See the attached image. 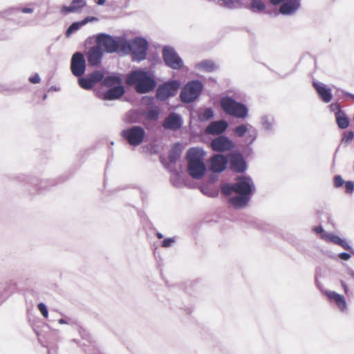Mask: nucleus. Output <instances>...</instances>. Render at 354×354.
<instances>
[{
    "instance_id": "26",
    "label": "nucleus",
    "mask_w": 354,
    "mask_h": 354,
    "mask_svg": "<svg viewBox=\"0 0 354 354\" xmlns=\"http://www.w3.org/2000/svg\"><path fill=\"white\" fill-rule=\"evenodd\" d=\"M79 85L84 89H91L95 85L90 77L87 78L80 77L78 80Z\"/></svg>"
},
{
    "instance_id": "38",
    "label": "nucleus",
    "mask_w": 354,
    "mask_h": 354,
    "mask_svg": "<svg viewBox=\"0 0 354 354\" xmlns=\"http://www.w3.org/2000/svg\"><path fill=\"white\" fill-rule=\"evenodd\" d=\"M38 309L41 312V315L47 318L48 316V313L46 306L40 303L38 304Z\"/></svg>"
},
{
    "instance_id": "23",
    "label": "nucleus",
    "mask_w": 354,
    "mask_h": 354,
    "mask_svg": "<svg viewBox=\"0 0 354 354\" xmlns=\"http://www.w3.org/2000/svg\"><path fill=\"white\" fill-rule=\"evenodd\" d=\"M297 8V2L295 1H288L282 4L279 8V12L283 15L292 13Z\"/></svg>"
},
{
    "instance_id": "43",
    "label": "nucleus",
    "mask_w": 354,
    "mask_h": 354,
    "mask_svg": "<svg viewBox=\"0 0 354 354\" xmlns=\"http://www.w3.org/2000/svg\"><path fill=\"white\" fill-rule=\"evenodd\" d=\"M29 81L32 84H37L40 82V77L39 75L36 73L29 77Z\"/></svg>"
},
{
    "instance_id": "21",
    "label": "nucleus",
    "mask_w": 354,
    "mask_h": 354,
    "mask_svg": "<svg viewBox=\"0 0 354 354\" xmlns=\"http://www.w3.org/2000/svg\"><path fill=\"white\" fill-rule=\"evenodd\" d=\"M250 201L248 196L239 195L229 199L230 203L236 208L245 207Z\"/></svg>"
},
{
    "instance_id": "24",
    "label": "nucleus",
    "mask_w": 354,
    "mask_h": 354,
    "mask_svg": "<svg viewBox=\"0 0 354 354\" xmlns=\"http://www.w3.org/2000/svg\"><path fill=\"white\" fill-rule=\"evenodd\" d=\"M335 119L337 126L340 129H346L349 125V119L344 112L335 113Z\"/></svg>"
},
{
    "instance_id": "25",
    "label": "nucleus",
    "mask_w": 354,
    "mask_h": 354,
    "mask_svg": "<svg viewBox=\"0 0 354 354\" xmlns=\"http://www.w3.org/2000/svg\"><path fill=\"white\" fill-rule=\"evenodd\" d=\"M102 83L107 87H111L121 83V80L117 76H108L103 79Z\"/></svg>"
},
{
    "instance_id": "55",
    "label": "nucleus",
    "mask_w": 354,
    "mask_h": 354,
    "mask_svg": "<svg viewBox=\"0 0 354 354\" xmlns=\"http://www.w3.org/2000/svg\"><path fill=\"white\" fill-rule=\"evenodd\" d=\"M16 10L15 8L10 9L11 11H13V10Z\"/></svg>"
},
{
    "instance_id": "51",
    "label": "nucleus",
    "mask_w": 354,
    "mask_h": 354,
    "mask_svg": "<svg viewBox=\"0 0 354 354\" xmlns=\"http://www.w3.org/2000/svg\"><path fill=\"white\" fill-rule=\"evenodd\" d=\"M105 1H106L105 0H98V1H97V3L98 5H103V4H104Z\"/></svg>"
},
{
    "instance_id": "32",
    "label": "nucleus",
    "mask_w": 354,
    "mask_h": 354,
    "mask_svg": "<svg viewBox=\"0 0 354 354\" xmlns=\"http://www.w3.org/2000/svg\"><path fill=\"white\" fill-rule=\"evenodd\" d=\"M82 26L81 24V21L80 22H74L66 30V35H69L71 33L73 32L74 31L80 29Z\"/></svg>"
},
{
    "instance_id": "11",
    "label": "nucleus",
    "mask_w": 354,
    "mask_h": 354,
    "mask_svg": "<svg viewBox=\"0 0 354 354\" xmlns=\"http://www.w3.org/2000/svg\"><path fill=\"white\" fill-rule=\"evenodd\" d=\"M234 147L233 142L227 137L220 136L211 142V147L213 151L225 152L230 151Z\"/></svg>"
},
{
    "instance_id": "54",
    "label": "nucleus",
    "mask_w": 354,
    "mask_h": 354,
    "mask_svg": "<svg viewBox=\"0 0 354 354\" xmlns=\"http://www.w3.org/2000/svg\"><path fill=\"white\" fill-rule=\"evenodd\" d=\"M59 322L60 324H65V323H66V322H65L64 319H59Z\"/></svg>"
},
{
    "instance_id": "39",
    "label": "nucleus",
    "mask_w": 354,
    "mask_h": 354,
    "mask_svg": "<svg viewBox=\"0 0 354 354\" xmlns=\"http://www.w3.org/2000/svg\"><path fill=\"white\" fill-rule=\"evenodd\" d=\"M158 113L155 110H151L148 111L147 114V118L150 120H156L158 119Z\"/></svg>"
},
{
    "instance_id": "3",
    "label": "nucleus",
    "mask_w": 354,
    "mask_h": 354,
    "mask_svg": "<svg viewBox=\"0 0 354 354\" xmlns=\"http://www.w3.org/2000/svg\"><path fill=\"white\" fill-rule=\"evenodd\" d=\"M148 48L147 41L142 38H136L131 41H124L123 50L130 51L133 59L141 61L146 58Z\"/></svg>"
},
{
    "instance_id": "13",
    "label": "nucleus",
    "mask_w": 354,
    "mask_h": 354,
    "mask_svg": "<svg viewBox=\"0 0 354 354\" xmlns=\"http://www.w3.org/2000/svg\"><path fill=\"white\" fill-rule=\"evenodd\" d=\"M227 165V160L225 156L221 154H216L210 158V170L214 173L223 171Z\"/></svg>"
},
{
    "instance_id": "50",
    "label": "nucleus",
    "mask_w": 354,
    "mask_h": 354,
    "mask_svg": "<svg viewBox=\"0 0 354 354\" xmlns=\"http://www.w3.org/2000/svg\"><path fill=\"white\" fill-rule=\"evenodd\" d=\"M341 283H342V287H343V288L344 290V292H347L348 288H347L346 284L344 281H341Z\"/></svg>"
},
{
    "instance_id": "4",
    "label": "nucleus",
    "mask_w": 354,
    "mask_h": 354,
    "mask_svg": "<svg viewBox=\"0 0 354 354\" xmlns=\"http://www.w3.org/2000/svg\"><path fill=\"white\" fill-rule=\"evenodd\" d=\"M221 106L225 113L235 118L244 119L248 115L247 107L230 97H223Z\"/></svg>"
},
{
    "instance_id": "2",
    "label": "nucleus",
    "mask_w": 354,
    "mask_h": 354,
    "mask_svg": "<svg viewBox=\"0 0 354 354\" xmlns=\"http://www.w3.org/2000/svg\"><path fill=\"white\" fill-rule=\"evenodd\" d=\"M128 85H135L138 93H146L156 87V82L147 73L142 71H134L129 73L126 79Z\"/></svg>"
},
{
    "instance_id": "18",
    "label": "nucleus",
    "mask_w": 354,
    "mask_h": 354,
    "mask_svg": "<svg viewBox=\"0 0 354 354\" xmlns=\"http://www.w3.org/2000/svg\"><path fill=\"white\" fill-rule=\"evenodd\" d=\"M228 127L225 120L212 122L206 128V132L212 135H217L224 132Z\"/></svg>"
},
{
    "instance_id": "45",
    "label": "nucleus",
    "mask_w": 354,
    "mask_h": 354,
    "mask_svg": "<svg viewBox=\"0 0 354 354\" xmlns=\"http://www.w3.org/2000/svg\"><path fill=\"white\" fill-rule=\"evenodd\" d=\"M339 257L343 260H348L351 257V256L348 253L342 252L339 254Z\"/></svg>"
},
{
    "instance_id": "35",
    "label": "nucleus",
    "mask_w": 354,
    "mask_h": 354,
    "mask_svg": "<svg viewBox=\"0 0 354 354\" xmlns=\"http://www.w3.org/2000/svg\"><path fill=\"white\" fill-rule=\"evenodd\" d=\"M354 133L353 131L346 132L342 138V142L348 144L353 139Z\"/></svg>"
},
{
    "instance_id": "15",
    "label": "nucleus",
    "mask_w": 354,
    "mask_h": 354,
    "mask_svg": "<svg viewBox=\"0 0 354 354\" xmlns=\"http://www.w3.org/2000/svg\"><path fill=\"white\" fill-rule=\"evenodd\" d=\"M103 56V52L97 45L91 47L86 53L88 64L97 66L100 64Z\"/></svg>"
},
{
    "instance_id": "14",
    "label": "nucleus",
    "mask_w": 354,
    "mask_h": 354,
    "mask_svg": "<svg viewBox=\"0 0 354 354\" xmlns=\"http://www.w3.org/2000/svg\"><path fill=\"white\" fill-rule=\"evenodd\" d=\"M230 169L237 173H242L246 169L245 162L240 153H232L230 156Z\"/></svg>"
},
{
    "instance_id": "44",
    "label": "nucleus",
    "mask_w": 354,
    "mask_h": 354,
    "mask_svg": "<svg viewBox=\"0 0 354 354\" xmlns=\"http://www.w3.org/2000/svg\"><path fill=\"white\" fill-rule=\"evenodd\" d=\"M96 20H97V18L95 17H87L85 19H84L82 21H81V24H82V26H84L86 24H87L88 22L94 21Z\"/></svg>"
},
{
    "instance_id": "10",
    "label": "nucleus",
    "mask_w": 354,
    "mask_h": 354,
    "mask_svg": "<svg viewBox=\"0 0 354 354\" xmlns=\"http://www.w3.org/2000/svg\"><path fill=\"white\" fill-rule=\"evenodd\" d=\"M86 63L82 53L77 52L73 54L71 59V70L76 77H80L84 73Z\"/></svg>"
},
{
    "instance_id": "41",
    "label": "nucleus",
    "mask_w": 354,
    "mask_h": 354,
    "mask_svg": "<svg viewBox=\"0 0 354 354\" xmlns=\"http://www.w3.org/2000/svg\"><path fill=\"white\" fill-rule=\"evenodd\" d=\"M330 109L333 111H335V113H339V112H343L342 110H341V106L339 105V103L337 102H335V103H332L330 105Z\"/></svg>"
},
{
    "instance_id": "47",
    "label": "nucleus",
    "mask_w": 354,
    "mask_h": 354,
    "mask_svg": "<svg viewBox=\"0 0 354 354\" xmlns=\"http://www.w3.org/2000/svg\"><path fill=\"white\" fill-rule=\"evenodd\" d=\"M21 12L24 13H32L33 10L30 8H24L21 9Z\"/></svg>"
},
{
    "instance_id": "8",
    "label": "nucleus",
    "mask_w": 354,
    "mask_h": 354,
    "mask_svg": "<svg viewBox=\"0 0 354 354\" xmlns=\"http://www.w3.org/2000/svg\"><path fill=\"white\" fill-rule=\"evenodd\" d=\"M179 87L180 83L176 80L166 82L158 86L156 97L160 100H165L169 97L174 95Z\"/></svg>"
},
{
    "instance_id": "17",
    "label": "nucleus",
    "mask_w": 354,
    "mask_h": 354,
    "mask_svg": "<svg viewBox=\"0 0 354 354\" xmlns=\"http://www.w3.org/2000/svg\"><path fill=\"white\" fill-rule=\"evenodd\" d=\"M313 86L323 102L328 103L332 100L333 95L330 88L316 82L313 83Z\"/></svg>"
},
{
    "instance_id": "52",
    "label": "nucleus",
    "mask_w": 354,
    "mask_h": 354,
    "mask_svg": "<svg viewBox=\"0 0 354 354\" xmlns=\"http://www.w3.org/2000/svg\"><path fill=\"white\" fill-rule=\"evenodd\" d=\"M156 236L158 239H162L163 237L162 234L160 232H157Z\"/></svg>"
},
{
    "instance_id": "36",
    "label": "nucleus",
    "mask_w": 354,
    "mask_h": 354,
    "mask_svg": "<svg viewBox=\"0 0 354 354\" xmlns=\"http://www.w3.org/2000/svg\"><path fill=\"white\" fill-rule=\"evenodd\" d=\"M326 296L329 299L333 300L335 302L340 298L341 295L334 292V291H328L326 292Z\"/></svg>"
},
{
    "instance_id": "48",
    "label": "nucleus",
    "mask_w": 354,
    "mask_h": 354,
    "mask_svg": "<svg viewBox=\"0 0 354 354\" xmlns=\"http://www.w3.org/2000/svg\"><path fill=\"white\" fill-rule=\"evenodd\" d=\"M339 245L342 246L344 249L348 248V245L344 240H343V242L341 243V244H339Z\"/></svg>"
},
{
    "instance_id": "28",
    "label": "nucleus",
    "mask_w": 354,
    "mask_h": 354,
    "mask_svg": "<svg viewBox=\"0 0 354 354\" xmlns=\"http://www.w3.org/2000/svg\"><path fill=\"white\" fill-rule=\"evenodd\" d=\"M322 238L325 240H330L334 243H336L337 245L341 244V243L343 242V239H342L338 236L331 235V234H322Z\"/></svg>"
},
{
    "instance_id": "46",
    "label": "nucleus",
    "mask_w": 354,
    "mask_h": 354,
    "mask_svg": "<svg viewBox=\"0 0 354 354\" xmlns=\"http://www.w3.org/2000/svg\"><path fill=\"white\" fill-rule=\"evenodd\" d=\"M313 231L317 234H323L324 229L322 226H315L313 227Z\"/></svg>"
},
{
    "instance_id": "7",
    "label": "nucleus",
    "mask_w": 354,
    "mask_h": 354,
    "mask_svg": "<svg viewBox=\"0 0 354 354\" xmlns=\"http://www.w3.org/2000/svg\"><path fill=\"white\" fill-rule=\"evenodd\" d=\"M121 136L129 145L138 146L142 142L145 137V131L142 127L134 126L122 131Z\"/></svg>"
},
{
    "instance_id": "40",
    "label": "nucleus",
    "mask_w": 354,
    "mask_h": 354,
    "mask_svg": "<svg viewBox=\"0 0 354 354\" xmlns=\"http://www.w3.org/2000/svg\"><path fill=\"white\" fill-rule=\"evenodd\" d=\"M345 188L347 193H352L354 190V183L353 181L345 182Z\"/></svg>"
},
{
    "instance_id": "22",
    "label": "nucleus",
    "mask_w": 354,
    "mask_h": 354,
    "mask_svg": "<svg viewBox=\"0 0 354 354\" xmlns=\"http://www.w3.org/2000/svg\"><path fill=\"white\" fill-rule=\"evenodd\" d=\"M182 152V146L180 143L174 144L169 153V160L171 163H175L180 156Z\"/></svg>"
},
{
    "instance_id": "33",
    "label": "nucleus",
    "mask_w": 354,
    "mask_h": 354,
    "mask_svg": "<svg viewBox=\"0 0 354 354\" xmlns=\"http://www.w3.org/2000/svg\"><path fill=\"white\" fill-rule=\"evenodd\" d=\"M251 6L253 10L258 11H263L265 9V5L261 0L254 1Z\"/></svg>"
},
{
    "instance_id": "42",
    "label": "nucleus",
    "mask_w": 354,
    "mask_h": 354,
    "mask_svg": "<svg viewBox=\"0 0 354 354\" xmlns=\"http://www.w3.org/2000/svg\"><path fill=\"white\" fill-rule=\"evenodd\" d=\"M174 242V239H171V238H168V239H165L162 243V246L163 248H168V247H170L172 243Z\"/></svg>"
},
{
    "instance_id": "12",
    "label": "nucleus",
    "mask_w": 354,
    "mask_h": 354,
    "mask_svg": "<svg viewBox=\"0 0 354 354\" xmlns=\"http://www.w3.org/2000/svg\"><path fill=\"white\" fill-rule=\"evenodd\" d=\"M252 187L253 185L250 178L245 176L239 177L238 181L235 183V193L250 197L252 193Z\"/></svg>"
},
{
    "instance_id": "20",
    "label": "nucleus",
    "mask_w": 354,
    "mask_h": 354,
    "mask_svg": "<svg viewBox=\"0 0 354 354\" xmlns=\"http://www.w3.org/2000/svg\"><path fill=\"white\" fill-rule=\"evenodd\" d=\"M124 93V88L122 86H115L110 88L104 94L106 100H115L120 97Z\"/></svg>"
},
{
    "instance_id": "49",
    "label": "nucleus",
    "mask_w": 354,
    "mask_h": 354,
    "mask_svg": "<svg viewBox=\"0 0 354 354\" xmlns=\"http://www.w3.org/2000/svg\"><path fill=\"white\" fill-rule=\"evenodd\" d=\"M284 0H270L271 3L274 5H277L283 1Z\"/></svg>"
},
{
    "instance_id": "16",
    "label": "nucleus",
    "mask_w": 354,
    "mask_h": 354,
    "mask_svg": "<svg viewBox=\"0 0 354 354\" xmlns=\"http://www.w3.org/2000/svg\"><path fill=\"white\" fill-rule=\"evenodd\" d=\"M86 6L85 0H73L71 5L63 6L60 8V12L63 15H66L71 12H79Z\"/></svg>"
},
{
    "instance_id": "30",
    "label": "nucleus",
    "mask_w": 354,
    "mask_h": 354,
    "mask_svg": "<svg viewBox=\"0 0 354 354\" xmlns=\"http://www.w3.org/2000/svg\"><path fill=\"white\" fill-rule=\"evenodd\" d=\"M233 192H235V184L232 185L226 184L221 187V192L225 196L231 194Z\"/></svg>"
},
{
    "instance_id": "53",
    "label": "nucleus",
    "mask_w": 354,
    "mask_h": 354,
    "mask_svg": "<svg viewBox=\"0 0 354 354\" xmlns=\"http://www.w3.org/2000/svg\"><path fill=\"white\" fill-rule=\"evenodd\" d=\"M348 96L351 99H352V100H353V102H354V95H353V94H351V93H349V94H348Z\"/></svg>"
},
{
    "instance_id": "29",
    "label": "nucleus",
    "mask_w": 354,
    "mask_h": 354,
    "mask_svg": "<svg viewBox=\"0 0 354 354\" xmlns=\"http://www.w3.org/2000/svg\"><path fill=\"white\" fill-rule=\"evenodd\" d=\"M89 77L93 82V84H95V83L103 80L104 74L102 72L97 71L92 73Z\"/></svg>"
},
{
    "instance_id": "5",
    "label": "nucleus",
    "mask_w": 354,
    "mask_h": 354,
    "mask_svg": "<svg viewBox=\"0 0 354 354\" xmlns=\"http://www.w3.org/2000/svg\"><path fill=\"white\" fill-rule=\"evenodd\" d=\"M124 39L118 38L117 39L105 34H100L97 37V46L102 48L106 53H112L116 52L119 48L123 50Z\"/></svg>"
},
{
    "instance_id": "37",
    "label": "nucleus",
    "mask_w": 354,
    "mask_h": 354,
    "mask_svg": "<svg viewBox=\"0 0 354 354\" xmlns=\"http://www.w3.org/2000/svg\"><path fill=\"white\" fill-rule=\"evenodd\" d=\"M345 183L341 176H335L334 178V186L337 188L342 187Z\"/></svg>"
},
{
    "instance_id": "31",
    "label": "nucleus",
    "mask_w": 354,
    "mask_h": 354,
    "mask_svg": "<svg viewBox=\"0 0 354 354\" xmlns=\"http://www.w3.org/2000/svg\"><path fill=\"white\" fill-rule=\"evenodd\" d=\"M214 115V113L212 109L208 108L204 110V111L200 115V118L203 120H207L212 118Z\"/></svg>"
},
{
    "instance_id": "27",
    "label": "nucleus",
    "mask_w": 354,
    "mask_h": 354,
    "mask_svg": "<svg viewBox=\"0 0 354 354\" xmlns=\"http://www.w3.org/2000/svg\"><path fill=\"white\" fill-rule=\"evenodd\" d=\"M248 127H251L248 124H241L236 127L234 129V134L238 137H242L249 130Z\"/></svg>"
},
{
    "instance_id": "19",
    "label": "nucleus",
    "mask_w": 354,
    "mask_h": 354,
    "mask_svg": "<svg viewBox=\"0 0 354 354\" xmlns=\"http://www.w3.org/2000/svg\"><path fill=\"white\" fill-rule=\"evenodd\" d=\"M162 126L167 129L177 130L181 127L180 118L176 113H171L165 118Z\"/></svg>"
},
{
    "instance_id": "9",
    "label": "nucleus",
    "mask_w": 354,
    "mask_h": 354,
    "mask_svg": "<svg viewBox=\"0 0 354 354\" xmlns=\"http://www.w3.org/2000/svg\"><path fill=\"white\" fill-rule=\"evenodd\" d=\"M162 57L165 64L173 69H180L183 66V61L174 49L165 47L162 50Z\"/></svg>"
},
{
    "instance_id": "34",
    "label": "nucleus",
    "mask_w": 354,
    "mask_h": 354,
    "mask_svg": "<svg viewBox=\"0 0 354 354\" xmlns=\"http://www.w3.org/2000/svg\"><path fill=\"white\" fill-rule=\"evenodd\" d=\"M337 306H338V308L342 310V311H344L346 309V300H345V298L344 296H341L339 299H338L336 301H335Z\"/></svg>"
},
{
    "instance_id": "6",
    "label": "nucleus",
    "mask_w": 354,
    "mask_h": 354,
    "mask_svg": "<svg viewBox=\"0 0 354 354\" xmlns=\"http://www.w3.org/2000/svg\"><path fill=\"white\" fill-rule=\"evenodd\" d=\"M203 84L199 81L188 82L182 89L180 99L182 102L189 103L194 101L201 94Z\"/></svg>"
},
{
    "instance_id": "1",
    "label": "nucleus",
    "mask_w": 354,
    "mask_h": 354,
    "mask_svg": "<svg viewBox=\"0 0 354 354\" xmlns=\"http://www.w3.org/2000/svg\"><path fill=\"white\" fill-rule=\"evenodd\" d=\"M205 153L198 147H192L186 153L189 174L195 179H201L206 171L204 163Z\"/></svg>"
}]
</instances>
